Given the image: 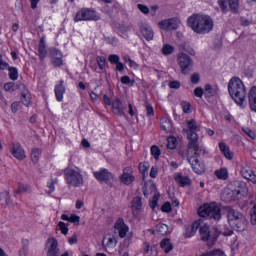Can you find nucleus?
<instances>
[{"mask_svg": "<svg viewBox=\"0 0 256 256\" xmlns=\"http://www.w3.org/2000/svg\"><path fill=\"white\" fill-rule=\"evenodd\" d=\"M210 253L213 256H225V252H223L222 250H214V251H212Z\"/></svg>", "mask_w": 256, "mask_h": 256, "instance_id": "obj_63", "label": "nucleus"}, {"mask_svg": "<svg viewBox=\"0 0 256 256\" xmlns=\"http://www.w3.org/2000/svg\"><path fill=\"white\" fill-rule=\"evenodd\" d=\"M195 97H201L205 95L206 97H217L219 95V86L215 84H205L204 88L197 87L194 90Z\"/></svg>", "mask_w": 256, "mask_h": 256, "instance_id": "obj_10", "label": "nucleus"}, {"mask_svg": "<svg viewBox=\"0 0 256 256\" xmlns=\"http://www.w3.org/2000/svg\"><path fill=\"white\" fill-rule=\"evenodd\" d=\"M132 213L133 215L137 216L139 215V212L141 211V209H143V202L141 197L137 196L132 200Z\"/></svg>", "mask_w": 256, "mask_h": 256, "instance_id": "obj_23", "label": "nucleus"}, {"mask_svg": "<svg viewBox=\"0 0 256 256\" xmlns=\"http://www.w3.org/2000/svg\"><path fill=\"white\" fill-rule=\"evenodd\" d=\"M162 211L164 213H171V211H173V208L171 207V203L170 202H165L163 205H162Z\"/></svg>", "mask_w": 256, "mask_h": 256, "instance_id": "obj_51", "label": "nucleus"}, {"mask_svg": "<svg viewBox=\"0 0 256 256\" xmlns=\"http://www.w3.org/2000/svg\"><path fill=\"white\" fill-rule=\"evenodd\" d=\"M59 242L55 238H49L47 240V255L48 256H59Z\"/></svg>", "mask_w": 256, "mask_h": 256, "instance_id": "obj_16", "label": "nucleus"}, {"mask_svg": "<svg viewBox=\"0 0 256 256\" xmlns=\"http://www.w3.org/2000/svg\"><path fill=\"white\" fill-rule=\"evenodd\" d=\"M228 93L230 97H246L247 88L241 78L234 76L228 82Z\"/></svg>", "mask_w": 256, "mask_h": 256, "instance_id": "obj_5", "label": "nucleus"}, {"mask_svg": "<svg viewBox=\"0 0 256 256\" xmlns=\"http://www.w3.org/2000/svg\"><path fill=\"white\" fill-rule=\"evenodd\" d=\"M140 33L146 39V41H153V37L155 34L153 33V28L149 26L148 24H143L140 27Z\"/></svg>", "mask_w": 256, "mask_h": 256, "instance_id": "obj_22", "label": "nucleus"}, {"mask_svg": "<svg viewBox=\"0 0 256 256\" xmlns=\"http://www.w3.org/2000/svg\"><path fill=\"white\" fill-rule=\"evenodd\" d=\"M125 108H126V105L119 98H116L112 102V110L115 115H119L120 117H123V115H125Z\"/></svg>", "mask_w": 256, "mask_h": 256, "instance_id": "obj_18", "label": "nucleus"}, {"mask_svg": "<svg viewBox=\"0 0 256 256\" xmlns=\"http://www.w3.org/2000/svg\"><path fill=\"white\" fill-rule=\"evenodd\" d=\"M241 189L234 190L232 193L233 195H247L249 189L247 188V184L245 182H242L239 184Z\"/></svg>", "mask_w": 256, "mask_h": 256, "instance_id": "obj_33", "label": "nucleus"}, {"mask_svg": "<svg viewBox=\"0 0 256 256\" xmlns=\"http://www.w3.org/2000/svg\"><path fill=\"white\" fill-rule=\"evenodd\" d=\"M181 105H182V109L185 113H191V109H192L191 103L184 101L181 103Z\"/></svg>", "mask_w": 256, "mask_h": 256, "instance_id": "obj_52", "label": "nucleus"}, {"mask_svg": "<svg viewBox=\"0 0 256 256\" xmlns=\"http://www.w3.org/2000/svg\"><path fill=\"white\" fill-rule=\"evenodd\" d=\"M219 149L223 153L226 159H229V161L233 159V151H231V149L229 148V146H227V144H225L224 142H220Z\"/></svg>", "mask_w": 256, "mask_h": 256, "instance_id": "obj_26", "label": "nucleus"}, {"mask_svg": "<svg viewBox=\"0 0 256 256\" xmlns=\"http://www.w3.org/2000/svg\"><path fill=\"white\" fill-rule=\"evenodd\" d=\"M0 203L3 207L9 205V192L5 191L0 193Z\"/></svg>", "mask_w": 256, "mask_h": 256, "instance_id": "obj_37", "label": "nucleus"}, {"mask_svg": "<svg viewBox=\"0 0 256 256\" xmlns=\"http://www.w3.org/2000/svg\"><path fill=\"white\" fill-rule=\"evenodd\" d=\"M94 177L99 181V183H105L106 185H109L111 181L115 180V175L109 172L106 168H101L100 170L95 171Z\"/></svg>", "mask_w": 256, "mask_h": 256, "instance_id": "obj_11", "label": "nucleus"}, {"mask_svg": "<svg viewBox=\"0 0 256 256\" xmlns=\"http://www.w3.org/2000/svg\"><path fill=\"white\" fill-rule=\"evenodd\" d=\"M145 109H146L147 117H154L155 116V110L153 109V106H151V104L146 103L145 104Z\"/></svg>", "mask_w": 256, "mask_h": 256, "instance_id": "obj_45", "label": "nucleus"}, {"mask_svg": "<svg viewBox=\"0 0 256 256\" xmlns=\"http://www.w3.org/2000/svg\"><path fill=\"white\" fill-rule=\"evenodd\" d=\"M10 153L13 155V157H15V159H18V161H23V159L27 157L25 155V149H23V146H21L19 143L12 145Z\"/></svg>", "mask_w": 256, "mask_h": 256, "instance_id": "obj_15", "label": "nucleus"}, {"mask_svg": "<svg viewBox=\"0 0 256 256\" xmlns=\"http://www.w3.org/2000/svg\"><path fill=\"white\" fill-rule=\"evenodd\" d=\"M15 90V83L9 82L4 85V91H14Z\"/></svg>", "mask_w": 256, "mask_h": 256, "instance_id": "obj_56", "label": "nucleus"}, {"mask_svg": "<svg viewBox=\"0 0 256 256\" xmlns=\"http://www.w3.org/2000/svg\"><path fill=\"white\" fill-rule=\"evenodd\" d=\"M81 221V217L77 216V215H71L70 216V223H74L76 225H79V222Z\"/></svg>", "mask_w": 256, "mask_h": 256, "instance_id": "obj_59", "label": "nucleus"}, {"mask_svg": "<svg viewBox=\"0 0 256 256\" xmlns=\"http://www.w3.org/2000/svg\"><path fill=\"white\" fill-rule=\"evenodd\" d=\"M200 237L202 241H209V239H211V241H215V239L218 237V234L211 235L209 227L207 225H203L200 227Z\"/></svg>", "mask_w": 256, "mask_h": 256, "instance_id": "obj_21", "label": "nucleus"}, {"mask_svg": "<svg viewBox=\"0 0 256 256\" xmlns=\"http://www.w3.org/2000/svg\"><path fill=\"white\" fill-rule=\"evenodd\" d=\"M177 63L180 67L182 75H189L193 71V59L185 52H180L177 55Z\"/></svg>", "mask_w": 256, "mask_h": 256, "instance_id": "obj_7", "label": "nucleus"}, {"mask_svg": "<svg viewBox=\"0 0 256 256\" xmlns=\"http://www.w3.org/2000/svg\"><path fill=\"white\" fill-rule=\"evenodd\" d=\"M8 71L9 79H11V81H17V79H19V71L17 70V68L8 67Z\"/></svg>", "mask_w": 256, "mask_h": 256, "instance_id": "obj_35", "label": "nucleus"}, {"mask_svg": "<svg viewBox=\"0 0 256 256\" xmlns=\"http://www.w3.org/2000/svg\"><path fill=\"white\" fill-rule=\"evenodd\" d=\"M64 179L68 187H83L85 183L79 168L67 167L64 170Z\"/></svg>", "mask_w": 256, "mask_h": 256, "instance_id": "obj_4", "label": "nucleus"}, {"mask_svg": "<svg viewBox=\"0 0 256 256\" xmlns=\"http://www.w3.org/2000/svg\"><path fill=\"white\" fill-rule=\"evenodd\" d=\"M175 181L176 183H179L180 187H187L188 185H191V178L183 176L181 173L176 174Z\"/></svg>", "mask_w": 256, "mask_h": 256, "instance_id": "obj_25", "label": "nucleus"}, {"mask_svg": "<svg viewBox=\"0 0 256 256\" xmlns=\"http://www.w3.org/2000/svg\"><path fill=\"white\" fill-rule=\"evenodd\" d=\"M187 127L188 130L186 131V133L188 135V145H190V143L201 145L199 144V135L197 134L198 131H201V126L197 125V121L191 119L187 122Z\"/></svg>", "mask_w": 256, "mask_h": 256, "instance_id": "obj_9", "label": "nucleus"}, {"mask_svg": "<svg viewBox=\"0 0 256 256\" xmlns=\"http://www.w3.org/2000/svg\"><path fill=\"white\" fill-rule=\"evenodd\" d=\"M236 105L239 107H247V98L245 97H232Z\"/></svg>", "mask_w": 256, "mask_h": 256, "instance_id": "obj_39", "label": "nucleus"}, {"mask_svg": "<svg viewBox=\"0 0 256 256\" xmlns=\"http://www.w3.org/2000/svg\"><path fill=\"white\" fill-rule=\"evenodd\" d=\"M215 175L216 177H218V179H222L223 181H225L227 177H229V172L226 168H221L215 171Z\"/></svg>", "mask_w": 256, "mask_h": 256, "instance_id": "obj_34", "label": "nucleus"}, {"mask_svg": "<svg viewBox=\"0 0 256 256\" xmlns=\"http://www.w3.org/2000/svg\"><path fill=\"white\" fill-rule=\"evenodd\" d=\"M119 179H120V183H123V185H131V183L135 181V176H133V168L131 167L124 168L123 173Z\"/></svg>", "mask_w": 256, "mask_h": 256, "instance_id": "obj_14", "label": "nucleus"}, {"mask_svg": "<svg viewBox=\"0 0 256 256\" xmlns=\"http://www.w3.org/2000/svg\"><path fill=\"white\" fill-rule=\"evenodd\" d=\"M228 3H229V9L231 13H234L235 15H237L240 9L239 0H228Z\"/></svg>", "mask_w": 256, "mask_h": 256, "instance_id": "obj_30", "label": "nucleus"}, {"mask_svg": "<svg viewBox=\"0 0 256 256\" xmlns=\"http://www.w3.org/2000/svg\"><path fill=\"white\" fill-rule=\"evenodd\" d=\"M117 243V237L111 234H106L102 241L104 249H115V247H117Z\"/></svg>", "mask_w": 256, "mask_h": 256, "instance_id": "obj_19", "label": "nucleus"}, {"mask_svg": "<svg viewBox=\"0 0 256 256\" xmlns=\"http://www.w3.org/2000/svg\"><path fill=\"white\" fill-rule=\"evenodd\" d=\"M250 219L252 225H256V205L250 210Z\"/></svg>", "mask_w": 256, "mask_h": 256, "instance_id": "obj_49", "label": "nucleus"}, {"mask_svg": "<svg viewBox=\"0 0 256 256\" xmlns=\"http://www.w3.org/2000/svg\"><path fill=\"white\" fill-rule=\"evenodd\" d=\"M161 127L164 131H171V121H169L168 119H162Z\"/></svg>", "mask_w": 256, "mask_h": 256, "instance_id": "obj_44", "label": "nucleus"}, {"mask_svg": "<svg viewBox=\"0 0 256 256\" xmlns=\"http://www.w3.org/2000/svg\"><path fill=\"white\" fill-rule=\"evenodd\" d=\"M161 249L164 251V253H171L173 251V244L171 243V240L169 238H165L160 243Z\"/></svg>", "mask_w": 256, "mask_h": 256, "instance_id": "obj_29", "label": "nucleus"}, {"mask_svg": "<svg viewBox=\"0 0 256 256\" xmlns=\"http://www.w3.org/2000/svg\"><path fill=\"white\" fill-rule=\"evenodd\" d=\"M203 151V146L197 145L194 142H191L187 145V160L190 163L194 173L197 175H202L205 173V163L199 160V155Z\"/></svg>", "mask_w": 256, "mask_h": 256, "instance_id": "obj_2", "label": "nucleus"}, {"mask_svg": "<svg viewBox=\"0 0 256 256\" xmlns=\"http://www.w3.org/2000/svg\"><path fill=\"white\" fill-rule=\"evenodd\" d=\"M137 7H138L139 11H141V13H144V15H148L149 7H147L143 4H138Z\"/></svg>", "mask_w": 256, "mask_h": 256, "instance_id": "obj_57", "label": "nucleus"}, {"mask_svg": "<svg viewBox=\"0 0 256 256\" xmlns=\"http://www.w3.org/2000/svg\"><path fill=\"white\" fill-rule=\"evenodd\" d=\"M218 5L222 13H227V11H229V8L227 7V0H218Z\"/></svg>", "mask_w": 256, "mask_h": 256, "instance_id": "obj_47", "label": "nucleus"}, {"mask_svg": "<svg viewBox=\"0 0 256 256\" xmlns=\"http://www.w3.org/2000/svg\"><path fill=\"white\" fill-rule=\"evenodd\" d=\"M58 227L62 235H67V233H69V228H67V224H65V222H59Z\"/></svg>", "mask_w": 256, "mask_h": 256, "instance_id": "obj_48", "label": "nucleus"}, {"mask_svg": "<svg viewBox=\"0 0 256 256\" xmlns=\"http://www.w3.org/2000/svg\"><path fill=\"white\" fill-rule=\"evenodd\" d=\"M179 49L180 51H185V53H188L189 55H192V56L195 55V50L188 44H181L179 46Z\"/></svg>", "mask_w": 256, "mask_h": 256, "instance_id": "obj_40", "label": "nucleus"}, {"mask_svg": "<svg viewBox=\"0 0 256 256\" xmlns=\"http://www.w3.org/2000/svg\"><path fill=\"white\" fill-rule=\"evenodd\" d=\"M242 131L244 133V135H246L247 137H249L250 139H255L256 138V134L255 131L251 130L248 127H243Z\"/></svg>", "mask_w": 256, "mask_h": 256, "instance_id": "obj_43", "label": "nucleus"}, {"mask_svg": "<svg viewBox=\"0 0 256 256\" xmlns=\"http://www.w3.org/2000/svg\"><path fill=\"white\" fill-rule=\"evenodd\" d=\"M240 173L244 179H247L256 185V175L253 173V169H251L249 165L241 166Z\"/></svg>", "mask_w": 256, "mask_h": 256, "instance_id": "obj_17", "label": "nucleus"}, {"mask_svg": "<svg viewBox=\"0 0 256 256\" xmlns=\"http://www.w3.org/2000/svg\"><path fill=\"white\" fill-rule=\"evenodd\" d=\"M185 229V237H193L199 229V222H194L193 224L186 226Z\"/></svg>", "mask_w": 256, "mask_h": 256, "instance_id": "obj_27", "label": "nucleus"}, {"mask_svg": "<svg viewBox=\"0 0 256 256\" xmlns=\"http://www.w3.org/2000/svg\"><path fill=\"white\" fill-rule=\"evenodd\" d=\"M168 86L170 89H179L181 87V82L180 81H171L169 82Z\"/></svg>", "mask_w": 256, "mask_h": 256, "instance_id": "obj_58", "label": "nucleus"}, {"mask_svg": "<svg viewBox=\"0 0 256 256\" xmlns=\"http://www.w3.org/2000/svg\"><path fill=\"white\" fill-rule=\"evenodd\" d=\"M97 64L100 67V69H105V57L103 56H97L96 58Z\"/></svg>", "mask_w": 256, "mask_h": 256, "instance_id": "obj_53", "label": "nucleus"}, {"mask_svg": "<svg viewBox=\"0 0 256 256\" xmlns=\"http://www.w3.org/2000/svg\"><path fill=\"white\" fill-rule=\"evenodd\" d=\"M199 81H200V77L198 73H195L191 76V83H193L194 85H197Z\"/></svg>", "mask_w": 256, "mask_h": 256, "instance_id": "obj_60", "label": "nucleus"}, {"mask_svg": "<svg viewBox=\"0 0 256 256\" xmlns=\"http://www.w3.org/2000/svg\"><path fill=\"white\" fill-rule=\"evenodd\" d=\"M78 239H77V234H73L69 239H68V243L69 245H75L77 243Z\"/></svg>", "mask_w": 256, "mask_h": 256, "instance_id": "obj_62", "label": "nucleus"}, {"mask_svg": "<svg viewBox=\"0 0 256 256\" xmlns=\"http://www.w3.org/2000/svg\"><path fill=\"white\" fill-rule=\"evenodd\" d=\"M99 19L101 17L97 15V12L89 8L80 9L74 17L75 23H79V21H99Z\"/></svg>", "mask_w": 256, "mask_h": 256, "instance_id": "obj_8", "label": "nucleus"}, {"mask_svg": "<svg viewBox=\"0 0 256 256\" xmlns=\"http://www.w3.org/2000/svg\"><path fill=\"white\" fill-rule=\"evenodd\" d=\"M157 231L160 235H167V233H169V226H167V224H158Z\"/></svg>", "mask_w": 256, "mask_h": 256, "instance_id": "obj_42", "label": "nucleus"}, {"mask_svg": "<svg viewBox=\"0 0 256 256\" xmlns=\"http://www.w3.org/2000/svg\"><path fill=\"white\" fill-rule=\"evenodd\" d=\"M115 229L118 231L119 237L121 239L125 238L127 233H129V227L125 225V220L123 218H119L115 223Z\"/></svg>", "mask_w": 256, "mask_h": 256, "instance_id": "obj_20", "label": "nucleus"}, {"mask_svg": "<svg viewBox=\"0 0 256 256\" xmlns=\"http://www.w3.org/2000/svg\"><path fill=\"white\" fill-rule=\"evenodd\" d=\"M151 155L154 157V159H159V156L161 155V150L154 145L151 147Z\"/></svg>", "mask_w": 256, "mask_h": 256, "instance_id": "obj_46", "label": "nucleus"}, {"mask_svg": "<svg viewBox=\"0 0 256 256\" xmlns=\"http://www.w3.org/2000/svg\"><path fill=\"white\" fill-rule=\"evenodd\" d=\"M49 53L52 65L54 67H61L63 65V54L61 51L57 50L56 48H51Z\"/></svg>", "mask_w": 256, "mask_h": 256, "instance_id": "obj_13", "label": "nucleus"}, {"mask_svg": "<svg viewBox=\"0 0 256 256\" xmlns=\"http://www.w3.org/2000/svg\"><path fill=\"white\" fill-rule=\"evenodd\" d=\"M179 25H181L179 18H170L159 22L160 29L164 31H176V29H179Z\"/></svg>", "mask_w": 256, "mask_h": 256, "instance_id": "obj_12", "label": "nucleus"}, {"mask_svg": "<svg viewBox=\"0 0 256 256\" xmlns=\"http://www.w3.org/2000/svg\"><path fill=\"white\" fill-rule=\"evenodd\" d=\"M144 253L146 254V255H149V253H151L150 255H152V256H157V255H159V252L157 251V247H155V246H150L149 244L148 245H146V247H145V249H144Z\"/></svg>", "mask_w": 256, "mask_h": 256, "instance_id": "obj_38", "label": "nucleus"}, {"mask_svg": "<svg viewBox=\"0 0 256 256\" xmlns=\"http://www.w3.org/2000/svg\"><path fill=\"white\" fill-rule=\"evenodd\" d=\"M249 97H256V86H252L248 93Z\"/></svg>", "mask_w": 256, "mask_h": 256, "instance_id": "obj_64", "label": "nucleus"}, {"mask_svg": "<svg viewBox=\"0 0 256 256\" xmlns=\"http://www.w3.org/2000/svg\"><path fill=\"white\" fill-rule=\"evenodd\" d=\"M108 61H110L114 65H117L120 61L119 55H116V54L109 55Z\"/></svg>", "mask_w": 256, "mask_h": 256, "instance_id": "obj_50", "label": "nucleus"}, {"mask_svg": "<svg viewBox=\"0 0 256 256\" xmlns=\"http://www.w3.org/2000/svg\"><path fill=\"white\" fill-rule=\"evenodd\" d=\"M249 105H250L251 111H255L256 113V97L249 98Z\"/></svg>", "mask_w": 256, "mask_h": 256, "instance_id": "obj_55", "label": "nucleus"}, {"mask_svg": "<svg viewBox=\"0 0 256 256\" xmlns=\"http://www.w3.org/2000/svg\"><path fill=\"white\" fill-rule=\"evenodd\" d=\"M63 80H60L59 83L55 86V95L56 97H62L65 95V86L63 85Z\"/></svg>", "mask_w": 256, "mask_h": 256, "instance_id": "obj_31", "label": "nucleus"}, {"mask_svg": "<svg viewBox=\"0 0 256 256\" xmlns=\"http://www.w3.org/2000/svg\"><path fill=\"white\" fill-rule=\"evenodd\" d=\"M105 41L109 45H117V39L115 37H105Z\"/></svg>", "mask_w": 256, "mask_h": 256, "instance_id": "obj_61", "label": "nucleus"}, {"mask_svg": "<svg viewBox=\"0 0 256 256\" xmlns=\"http://www.w3.org/2000/svg\"><path fill=\"white\" fill-rule=\"evenodd\" d=\"M198 214L200 217H209V219L219 221V219H221V208L217 203L211 202L209 204L202 205L198 209Z\"/></svg>", "mask_w": 256, "mask_h": 256, "instance_id": "obj_6", "label": "nucleus"}, {"mask_svg": "<svg viewBox=\"0 0 256 256\" xmlns=\"http://www.w3.org/2000/svg\"><path fill=\"white\" fill-rule=\"evenodd\" d=\"M38 51H39V57L41 61H43V59L47 57V46L45 45V38H41L39 42Z\"/></svg>", "mask_w": 256, "mask_h": 256, "instance_id": "obj_28", "label": "nucleus"}, {"mask_svg": "<svg viewBox=\"0 0 256 256\" xmlns=\"http://www.w3.org/2000/svg\"><path fill=\"white\" fill-rule=\"evenodd\" d=\"M226 211L228 223L233 229H236V231H245L247 229V217L243 213L231 207H228Z\"/></svg>", "mask_w": 256, "mask_h": 256, "instance_id": "obj_3", "label": "nucleus"}, {"mask_svg": "<svg viewBox=\"0 0 256 256\" xmlns=\"http://www.w3.org/2000/svg\"><path fill=\"white\" fill-rule=\"evenodd\" d=\"M161 51L162 55H173L175 53V47L170 44H164Z\"/></svg>", "mask_w": 256, "mask_h": 256, "instance_id": "obj_36", "label": "nucleus"}, {"mask_svg": "<svg viewBox=\"0 0 256 256\" xmlns=\"http://www.w3.org/2000/svg\"><path fill=\"white\" fill-rule=\"evenodd\" d=\"M154 193H157V187L152 182H145L143 187V194L146 197H149L150 195H153Z\"/></svg>", "mask_w": 256, "mask_h": 256, "instance_id": "obj_24", "label": "nucleus"}, {"mask_svg": "<svg viewBox=\"0 0 256 256\" xmlns=\"http://www.w3.org/2000/svg\"><path fill=\"white\" fill-rule=\"evenodd\" d=\"M177 147V138L174 136H170L167 139V148L168 149H175Z\"/></svg>", "mask_w": 256, "mask_h": 256, "instance_id": "obj_41", "label": "nucleus"}, {"mask_svg": "<svg viewBox=\"0 0 256 256\" xmlns=\"http://www.w3.org/2000/svg\"><path fill=\"white\" fill-rule=\"evenodd\" d=\"M159 200V195L157 194V192L154 193L153 199L150 203V207L152 209H155V207H157V201Z\"/></svg>", "mask_w": 256, "mask_h": 256, "instance_id": "obj_54", "label": "nucleus"}, {"mask_svg": "<svg viewBox=\"0 0 256 256\" xmlns=\"http://www.w3.org/2000/svg\"><path fill=\"white\" fill-rule=\"evenodd\" d=\"M187 25L194 33H197V35H207V33L213 31L215 22L209 15L194 13L188 17Z\"/></svg>", "mask_w": 256, "mask_h": 256, "instance_id": "obj_1", "label": "nucleus"}, {"mask_svg": "<svg viewBox=\"0 0 256 256\" xmlns=\"http://www.w3.org/2000/svg\"><path fill=\"white\" fill-rule=\"evenodd\" d=\"M31 159L33 163H39V159H41V149L33 148L31 151Z\"/></svg>", "mask_w": 256, "mask_h": 256, "instance_id": "obj_32", "label": "nucleus"}]
</instances>
